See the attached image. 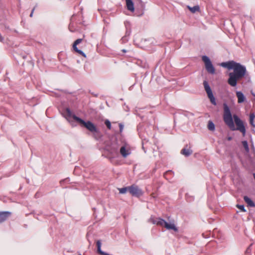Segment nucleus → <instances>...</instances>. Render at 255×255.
Here are the masks:
<instances>
[{
	"mask_svg": "<svg viewBox=\"0 0 255 255\" xmlns=\"http://www.w3.org/2000/svg\"><path fill=\"white\" fill-rule=\"evenodd\" d=\"M188 8L193 13H194L196 11H198L199 10V7L198 5H196L193 7H190L189 6H188Z\"/></svg>",
	"mask_w": 255,
	"mask_h": 255,
	"instance_id": "nucleus-16",
	"label": "nucleus"
},
{
	"mask_svg": "<svg viewBox=\"0 0 255 255\" xmlns=\"http://www.w3.org/2000/svg\"><path fill=\"white\" fill-rule=\"evenodd\" d=\"M237 207L243 212L246 211V209H245L244 206L243 205L238 204V205H237Z\"/></svg>",
	"mask_w": 255,
	"mask_h": 255,
	"instance_id": "nucleus-20",
	"label": "nucleus"
},
{
	"mask_svg": "<svg viewBox=\"0 0 255 255\" xmlns=\"http://www.w3.org/2000/svg\"><path fill=\"white\" fill-rule=\"evenodd\" d=\"M127 8L128 10L133 11L134 10V5L131 0H126Z\"/></svg>",
	"mask_w": 255,
	"mask_h": 255,
	"instance_id": "nucleus-12",
	"label": "nucleus"
},
{
	"mask_svg": "<svg viewBox=\"0 0 255 255\" xmlns=\"http://www.w3.org/2000/svg\"><path fill=\"white\" fill-rule=\"evenodd\" d=\"M34 9H35V7L32 9V11H31V13H30V16L31 17H32V16H33V12H34Z\"/></svg>",
	"mask_w": 255,
	"mask_h": 255,
	"instance_id": "nucleus-24",
	"label": "nucleus"
},
{
	"mask_svg": "<svg viewBox=\"0 0 255 255\" xmlns=\"http://www.w3.org/2000/svg\"><path fill=\"white\" fill-rule=\"evenodd\" d=\"M208 128L209 130L213 131L215 130V127L214 124L212 121H209L208 124Z\"/></svg>",
	"mask_w": 255,
	"mask_h": 255,
	"instance_id": "nucleus-15",
	"label": "nucleus"
},
{
	"mask_svg": "<svg viewBox=\"0 0 255 255\" xmlns=\"http://www.w3.org/2000/svg\"><path fill=\"white\" fill-rule=\"evenodd\" d=\"M167 222H166L164 220L158 218V225H160L161 226L164 227Z\"/></svg>",
	"mask_w": 255,
	"mask_h": 255,
	"instance_id": "nucleus-17",
	"label": "nucleus"
},
{
	"mask_svg": "<svg viewBox=\"0 0 255 255\" xmlns=\"http://www.w3.org/2000/svg\"><path fill=\"white\" fill-rule=\"evenodd\" d=\"M128 187L119 189L120 193H121V194L126 193L127 192V191L128 190Z\"/></svg>",
	"mask_w": 255,
	"mask_h": 255,
	"instance_id": "nucleus-18",
	"label": "nucleus"
},
{
	"mask_svg": "<svg viewBox=\"0 0 255 255\" xmlns=\"http://www.w3.org/2000/svg\"><path fill=\"white\" fill-rule=\"evenodd\" d=\"M120 153L125 158L130 154V152L129 150L127 149L125 146H123L120 149Z\"/></svg>",
	"mask_w": 255,
	"mask_h": 255,
	"instance_id": "nucleus-11",
	"label": "nucleus"
},
{
	"mask_svg": "<svg viewBox=\"0 0 255 255\" xmlns=\"http://www.w3.org/2000/svg\"><path fill=\"white\" fill-rule=\"evenodd\" d=\"M3 40V38L0 36V41H2Z\"/></svg>",
	"mask_w": 255,
	"mask_h": 255,
	"instance_id": "nucleus-29",
	"label": "nucleus"
},
{
	"mask_svg": "<svg viewBox=\"0 0 255 255\" xmlns=\"http://www.w3.org/2000/svg\"><path fill=\"white\" fill-rule=\"evenodd\" d=\"M232 137L231 136H229V137H228V138H227V139H228V140H229V141H230V140H232Z\"/></svg>",
	"mask_w": 255,
	"mask_h": 255,
	"instance_id": "nucleus-25",
	"label": "nucleus"
},
{
	"mask_svg": "<svg viewBox=\"0 0 255 255\" xmlns=\"http://www.w3.org/2000/svg\"><path fill=\"white\" fill-rule=\"evenodd\" d=\"M202 59L205 63V68L208 72L212 74H215V69L209 57L207 56H203Z\"/></svg>",
	"mask_w": 255,
	"mask_h": 255,
	"instance_id": "nucleus-5",
	"label": "nucleus"
},
{
	"mask_svg": "<svg viewBox=\"0 0 255 255\" xmlns=\"http://www.w3.org/2000/svg\"><path fill=\"white\" fill-rule=\"evenodd\" d=\"M150 220L151 221L152 223L154 224H158V218L156 219H150Z\"/></svg>",
	"mask_w": 255,
	"mask_h": 255,
	"instance_id": "nucleus-21",
	"label": "nucleus"
},
{
	"mask_svg": "<svg viewBox=\"0 0 255 255\" xmlns=\"http://www.w3.org/2000/svg\"><path fill=\"white\" fill-rule=\"evenodd\" d=\"M224 114L223 120L226 125L233 131L238 130L241 131L243 135H245L246 128L244 125L243 121L236 115H233L234 122L237 126V128L234 123L233 117L231 114L230 109L227 104H223Z\"/></svg>",
	"mask_w": 255,
	"mask_h": 255,
	"instance_id": "nucleus-2",
	"label": "nucleus"
},
{
	"mask_svg": "<svg viewBox=\"0 0 255 255\" xmlns=\"http://www.w3.org/2000/svg\"><path fill=\"white\" fill-rule=\"evenodd\" d=\"M122 51L124 53H125V52H127L126 50H125V49H123Z\"/></svg>",
	"mask_w": 255,
	"mask_h": 255,
	"instance_id": "nucleus-28",
	"label": "nucleus"
},
{
	"mask_svg": "<svg viewBox=\"0 0 255 255\" xmlns=\"http://www.w3.org/2000/svg\"><path fill=\"white\" fill-rule=\"evenodd\" d=\"M11 215L8 211L0 212V224L5 221Z\"/></svg>",
	"mask_w": 255,
	"mask_h": 255,
	"instance_id": "nucleus-8",
	"label": "nucleus"
},
{
	"mask_svg": "<svg viewBox=\"0 0 255 255\" xmlns=\"http://www.w3.org/2000/svg\"><path fill=\"white\" fill-rule=\"evenodd\" d=\"M221 66L229 70L233 69L234 72L229 74V78L228 80V84L232 87L236 86L237 81L244 77L246 73L245 66L234 61L223 62Z\"/></svg>",
	"mask_w": 255,
	"mask_h": 255,
	"instance_id": "nucleus-1",
	"label": "nucleus"
},
{
	"mask_svg": "<svg viewBox=\"0 0 255 255\" xmlns=\"http://www.w3.org/2000/svg\"><path fill=\"white\" fill-rule=\"evenodd\" d=\"M186 147H187V145L181 150V153L187 157L192 153L193 151L190 147L189 148H187Z\"/></svg>",
	"mask_w": 255,
	"mask_h": 255,
	"instance_id": "nucleus-9",
	"label": "nucleus"
},
{
	"mask_svg": "<svg viewBox=\"0 0 255 255\" xmlns=\"http://www.w3.org/2000/svg\"><path fill=\"white\" fill-rule=\"evenodd\" d=\"M78 255H81V254H79Z\"/></svg>",
	"mask_w": 255,
	"mask_h": 255,
	"instance_id": "nucleus-30",
	"label": "nucleus"
},
{
	"mask_svg": "<svg viewBox=\"0 0 255 255\" xmlns=\"http://www.w3.org/2000/svg\"><path fill=\"white\" fill-rule=\"evenodd\" d=\"M66 112L67 116L69 117H72L73 119L78 123L81 126L86 128L90 131L93 133L94 134H99V131L97 128L94 124L90 121L85 122L83 120L77 117L75 115H72L70 110L69 108L66 109Z\"/></svg>",
	"mask_w": 255,
	"mask_h": 255,
	"instance_id": "nucleus-3",
	"label": "nucleus"
},
{
	"mask_svg": "<svg viewBox=\"0 0 255 255\" xmlns=\"http://www.w3.org/2000/svg\"><path fill=\"white\" fill-rule=\"evenodd\" d=\"M236 95L238 98V102L239 103H242L245 101V97L242 92L237 91L236 92Z\"/></svg>",
	"mask_w": 255,
	"mask_h": 255,
	"instance_id": "nucleus-10",
	"label": "nucleus"
},
{
	"mask_svg": "<svg viewBox=\"0 0 255 255\" xmlns=\"http://www.w3.org/2000/svg\"><path fill=\"white\" fill-rule=\"evenodd\" d=\"M203 85L205 90L207 94L208 97L210 99L211 103L214 106H216L217 105L216 99L213 94L212 90L209 85L208 84V82L206 81H204Z\"/></svg>",
	"mask_w": 255,
	"mask_h": 255,
	"instance_id": "nucleus-4",
	"label": "nucleus"
},
{
	"mask_svg": "<svg viewBox=\"0 0 255 255\" xmlns=\"http://www.w3.org/2000/svg\"><path fill=\"white\" fill-rule=\"evenodd\" d=\"M120 130L121 131L122 130V129H123V126L122 125H120Z\"/></svg>",
	"mask_w": 255,
	"mask_h": 255,
	"instance_id": "nucleus-26",
	"label": "nucleus"
},
{
	"mask_svg": "<svg viewBox=\"0 0 255 255\" xmlns=\"http://www.w3.org/2000/svg\"><path fill=\"white\" fill-rule=\"evenodd\" d=\"M244 199L248 206L252 207H255V204L249 197L245 196L244 197Z\"/></svg>",
	"mask_w": 255,
	"mask_h": 255,
	"instance_id": "nucleus-13",
	"label": "nucleus"
},
{
	"mask_svg": "<svg viewBox=\"0 0 255 255\" xmlns=\"http://www.w3.org/2000/svg\"><path fill=\"white\" fill-rule=\"evenodd\" d=\"M82 39L79 38L75 41L73 44V48L75 52L80 54L81 55L84 56V57H86V54L82 50L79 49L77 47V45L80 43L82 41Z\"/></svg>",
	"mask_w": 255,
	"mask_h": 255,
	"instance_id": "nucleus-7",
	"label": "nucleus"
},
{
	"mask_svg": "<svg viewBox=\"0 0 255 255\" xmlns=\"http://www.w3.org/2000/svg\"><path fill=\"white\" fill-rule=\"evenodd\" d=\"M105 124L108 129H110L111 128V124L108 120L105 121Z\"/></svg>",
	"mask_w": 255,
	"mask_h": 255,
	"instance_id": "nucleus-19",
	"label": "nucleus"
},
{
	"mask_svg": "<svg viewBox=\"0 0 255 255\" xmlns=\"http://www.w3.org/2000/svg\"><path fill=\"white\" fill-rule=\"evenodd\" d=\"M250 124L254 127L255 128V125L254 124V121H250Z\"/></svg>",
	"mask_w": 255,
	"mask_h": 255,
	"instance_id": "nucleus-23",
	"label": "nucleus"
},
{
	"mask_svg": "<svg viewBox=\"0 0 255 255\" xmlns=\"http://www.w3.org/2000/svg\"><path fill=\"white\" fill-rule=\"evenodd\" d=\"M164 227L168 230H173L175 232H177L178 231L177 228L176 227V226L173 223L169 224L167 222H166Z\"/></svg>",
	"mask_w": 255,
	"mask_h": 255,
	"instance_id": "nucleus-14",
	"label": "nucleus"
},
{
	"mask_svg": "<svg viewBox=\"0 0 255 255\" xmlns=\"http://www.w3.org/2000/svg\"><path fill=\"white\" fill-rule=\"evenodd\" d=\"M128 191L132 196H140L142 194L141 190L138 188V187L134 185H132L128 187Z\"/></svg>",
	"mask_w": 255,
	"mask_h": 255,
	"instance_id": "nucleus-6",
	"label": "nucleus"
},
{
	"mask_svg": "<svg viewBox=\"0 0 255 255\" xmlns=\"http://www.w3.org/2000/svg\"><path fill=\"white\" fill-rule=\"evenodd\" d=\"M243 143L244 145H246L247 146H248L247 141H244Z\"/></svg>",
	"mask_w": 255,
	"mask_h": 255,
	"instance_id": "nucleus-27",
	"label": "nucleus"
},
{
	"mask_svg": "<svg viewBox=\"0 0 255 255\" xmlns=\"http://www.w3.org/2000/svg\"><path fill=\"white\" fill-rule=\"evenodd\" d=\"M255 118V114L254 113L251 114L250 116V121H254Z\"/></svg>",
	"mask_w": 255,
	"mask_h": 255,
	"instance_id": "nucleus-22",
	"label": "nucleus"
}]
</instances>
